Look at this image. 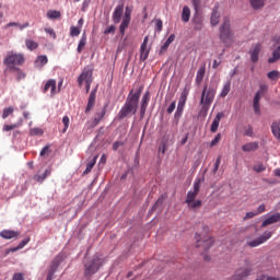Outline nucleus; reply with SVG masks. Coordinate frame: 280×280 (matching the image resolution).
Returning a JSON list of instances; mask_svg holds the SVG:
<instances>
[{
  "label": "nucleus",
  "instance_id": "nucleus-1",
  "mask_svg": "<svg viewBox=\"0 0 280 280\" xmlns=\"http://www.w3.org/2000/svg\"><path fill=\"white\" fill-rule=\"evenodd\" d=\"M143 86H140L136 92L131 91L127 97V101L118 114L120 120L125 119L129 115H135L138 110L139 100Z\"/></svg>",
  "mask_w": 280,
  "mask_h": 280
},
{
  "label": "nucleus",
  "instance_id": "nucleus-2",
  "mask_svg": "<svg viewBox=\"0 0 280 280\" xmlns=\"http://www.w3.org/2000/svg\"><path fill=\"white\" fill-rule=\"evenodd\" d=\"M217 94V86H208L207 84L203 86V91L201 93L200 105L201 110L199 113L200 116L207 117L208 112L214 101Z\"/></svg>",
  "mask_w": 280,
  "mask_h": 280
},
{
  "label": "nucleus",
  "instance_id": "nucleus-3",
  "mask_svg": "<svg viewBox=\"0 0 280 280\" xmlns=\"http://www.w3.org/2000/svg\"><path fill=\"white\" fill-rule=\"evenodd\" d=\"M205 180V178H197L194 183V190L188 191L186 203L190 210L197 211L201 208L202 201L199 199H196L201 187V183Z\"/></svg>",
  "mask_w": 280,
  "mask_h": 280
},
{
  "label": "nucleus",
  "instance_id": "nucleus-4",
  "mask_svg": "<svg viewBox=\"0 0 280 280\" xmlns=\"http://www.w3.org/2000/svg\"><path fill=\"white\" fill-rule=\"evenodd\" d=\"M210 229L208 226L202 228L201 233H196L197 247H202L203 252H208L210 247L213 245L214 240L209 234Z\"/></svg>",
  "mask_w": 280,
  "mask_h": 280
},
{
  "label": "nucleus",
  "instance_id": "nucleus-5",
  "mask_svg": "<svg viewBox=\"0 0 280 280\" xmlns=\"http://www.w3.org/2000/svg\"><path fill=\"white\" fill-rule=\"evenodd\" d=\"M25 59L22 54L9 52L7 57L3 59V63L7 66L9 71L16 69V66H22Z\"/></svg>",
  "mask_w": 280,
  "mask_h": 280
},
{
  "label": "nucleus",
  "instance_id": "nucleus-6",
  "mask_svg": "<svg viewBox=\"0 0 280 280\" xmlns=\"http://www.w3.org/2000/svg\"><path fill=\"white\" fill-rule=\"evenodd\" d=\"M103 265V260L98 256H94L92 260L84 264V276L91 278L96 273Z\"/></svg>",
  "mask_w": 280,
  "mask_h": 280
},
{
  "label": "nucleus",
  "instance_id": "nucleus-7",
  "mask_svg": "<svg viewBox=\"0 0 280 280\" xmlns=\"http://www.w3.org/2000/svg\"><path fill=\"white\" fill-rule=\"evenodd\" d=\"M220 38L226 46L233 40V33L231 32L229 18H224L223 24L220 27Z\"/></svg>",
  "mask_w": 280,
  "mask_h": 280
},
{
  "label": "nucleus",
  "instance_id": "nucleus-8",
  "mask_svg": "<svg viewBox=\"0 0 280 280\" xmlns=\"http://www.w3.org/2000/svg\"><path fill=\"white\" fill-rule=\"evenodd\" d=\"M131 13H132V7H126L125 15L122 19V22L119 26L120 35L124 36L126 30L128 28L130 21H131Z\"/></svg>",
  "mask_w": 280,
  "mask_h": 280
},
{
  "label": "nucleus",
  "instance_id": "nucleus-9",
  "mask_svg": "<svg viewBox=\"0 0 280 280\" xmlns=\"http://www.w3.org/2000/svg\"><path fill=\"white\" fill-rule=\"evenodd\" d=\"M92 73H93L92 68L90 66H86V68H84V70L81 72L78 79V83L80 88L82 86L83 83H92L93 81Z\"/></svg>",
  "mask_w": 280,
  "mask_h": 280
},
{
  "label": "nucleus",
  "instance_id": "nucleus-10",
  "mask_svg": "<svg viewBox=\"0 0 280 280\" xmlns=\"http://www.w3.org/2000/svg\"><path fill=\"white\" fill-rule=\"evenodd\" d=\"M272 235H273V232L266 231L264 233V235H261L260 237H258L254 241L247 242V245L249 247H257V246L266 243L269 238H271Z\"/></svg>",
  "mask_w": 280,
  "mask_h": 280
},
{
  "label": "nucleus",
  "instance_id": "nucleus-11",
  "mask_svg": "<svg viewBox=\"0 0 280 280\" xmlns=\"http://www.w3.org/2000/svg\"><path fill=\"white\" fill-rule=\"evenodd\" d=\"M149 37H144L141 46H140V61L144 62L150 54V48H148Z\"/></svg>",
  "mask_w": 280,
  "mask_h": 280
},
{
  "label": "nucleus",
  "instance_id": "nucleus-12",
  "mask_svg": "<svg viewBox=\"0 0 280 280\" xmlns=\"http://www.w3.org/2000/svg\"><path fill=\"white\" fill-rule=\"evenodd\" d=\"M150 100H151V93L147 91L141 100V108H140L141 118H143L145 115Z\"/></svg>",
  "mask_w": 280,
  "mask_h": 280
},
{
  "label": "nucleus",
  "instance_id": "nucleus-13",
  "mask_svg": "<svg viewBox=\"0 0 280 280\" xmlns=\"http://www.w3.org/2000/svg\"><path fill=\"white\" fill-rule=\"evenodd\" d=\"M56 81L55 80H49L46 82L45 86L42 89V92L45 94L50 90V95L54 96L55 94H57V90H56Z\"/></svg>",
  "mask_w": 280,
  "mask_h": 280
},
{
  "label": "nucleus",
  "instance_id": "nucleus-14",
  "mask_svg": "<svg viewBox=\"0 0 280 280\" xmlns=\"http://www.w3.org/2000/svg\"><path fill=\"white\" fill-rule=\"evenodd\" d=\"M252 270L248 268H240L232 280H244L250 275Z\"/></svg>",
  "mask_w": 280,
  "mask_h": 280
},
{
  "label": "nucleus",
  "instance_id": "nucleus-15",
  "mask_svg": "<svg viewBox=\"0 0 280 280\" xmlns=\"http://www.w3.org/2000/svg\"><path fill=\"white\" fill-rule=\"evenodd\" d=\"M59 264H60V258L56 257V259L52 260V262L50 265V268H49V271H48L46 280H52V277H54V275H55Z\"/></svg>",
  "mask_w": 280,
  "mask_h": 280
},
{
  "label": "nucleus",
  "instance_id": "nucleus-16",
  "mask_svg": "<svg viewBox=\"0 0 280 280\" xmlns=\"http://www.w3.org/2000/svg\"><path fill=\"white\" fill-rule=\"evenodd\" d=\"M122 13H124V4H118V7H116L113 13V21L115 24H118L120 22Z\"/></svg>",
  "mask_w": 280,
  "mask_h": 280
},
{
  "label": "nucleus",
  "instance_id": "nucleus-17",
  "mask_svg": "<svg viewBox=\"0 0 280 280\" xmlns=\"http://www.w3.org/2000/svg\"><path fill=\"white\" fill-rule=\"evenodd\" d=\"M20 235V232L12 230H3L0 232V236L4 240L16 238Z\"/></svg>",
  "mask_w": 280,
  "mask_h": 280
},
{
  "label": "nucleus",
  "instance_id": "nucleus-18",
  "mask_svg": "<svg viewBox=\"0 0 280 280\" xmlns=\"http://www.w3.org/2000/svg\"><path fill=\"white\" fill-rule=\"evenodd\" d=\"M192 24H194V30L195 31H201L203 27V22H202V18H200L199 13H195L194 18H192Z\"/></svg>",
  "mask_w": 280,
  "mask_h": 280
},
{
  "label": "nucleus",
  "instance_id": "nucleus-19",
  "mask_svg": "<svg viewBox=\"0 0 280 280\" xmlns=\"http://www.w3.org/2000/svg\"><path fill=\"white\" fill-rule=\"evenodd\" d=\"M277 222H280V213H275L271 217H269L267 220H265L261 224L262 228H266L270 224H275Z\"/></svg>",
  "mask_w": 280,
  "mask_h": 280
},
{
  "label": "nucleus",
  "instance_id": "nucleus-20",
  "mask_svg": "<svg viewBox=\"0 0 280 280\" xmlns=\"http://www.w3.org/2000/svg\"><path fill=\"white\" fill-rule=\"evenodd\" d=\"M10 27H19L20 31H23V30L30 27V22H24L23 24H19V22H9L4 26L5 30H8Z\"/></svg>",
  "mask_w": 280,
  "mask_h": 280
},
{
  "label": "nucleus",
  "instance_id": "nucleus-21",
  "mask_svg": "<svg viewBox=\"0 0 280 280\" xmlns=\"http://www.w3.org/2000/svg\"><path fill=\"white\" fill-rule=\"evenodd\" d=\"M95 98H96V91L94 90L91 94H90V97H89V102H88V106L85 108V114H89L92 108L94 107L95 105Z\"/></svg>",
  "mask_w": 280,
  "mask_h": 280
},
{
  "label": "nucleus",
  "instance_id": "nucleus-22",
  "mask_svg": "<svg viewBox=\"0 0 280 280\" xmlns=\"http://www.w3.org/2000/svg\"><path fill=\"white\" fill-rule=\"evenodd\" d=\"M224 117V114L223 113H219L217 115V117L214 118L213 122H212V126H211V132L212 133H215L218 131V128L220 126V121L221 119Z\"/></svg>",
  "mask_w": 280,
  "mask_h": 280
},
{
  "label": "nucleus",
  "instance_id": "nucleus-23",
  "mask_svg": "<svg viewBox=\"0 0 280 280\" xmlns=\"http://www.w3.org/2000/svg\"><path fill=\"white\" fill-rule=\"evenodd\" d=\"M259 149L258 142H249L242 147L244 152H255Z\"/></svg>",
  "mask_w": 280,
  "mask_h": 280
},
{
  "label": "nucleus",
  "instance_id": "nucleus-24",
  "mask_svg": "<svg viewBox=\"0 0 280 280\" xmlns=\"http://www.w3.org/2000/svg\"><path fill=\"white\" fill-rule=\"evenodd\" d=\"M205 75H206V63H203L202 66H200L198 72H197L196 83H197L198 85L201 84V82L203 81Z\"/></svg>",
  "mask_w": 280,
  "mask_h": 280
},
{
  "label": "nucleus",
  "instance_id": "nucleus-25",
  "mask_svg": "<svg viewBox=\"0 0 280 280\" xmlns=\"http://www.w3.org/2000/svg\"><path fill=\"white\" fill-rule=\"evenodd\" d=\"M260 50H261L260 44H256V46H254L253 51L250 52V57H252L253 62H257L259 60Z\"/></svg>",
  "mask_w": 280,
  "mask_h": 280
},
{
  "label": "nucleus",
  "instance_id": "nucleus-26",
  "mask_svg": "<svg viewBox=\"0 0 280 280\" xmlns=\"http://www.w3.org/2000/svg\"><path fill=\"white\" fill-rule=\"evenodd\" d=\"M105 114H106V107H104L101 112H98L95 115V118H94L91 127L92 128L96 127L100 124V121L104 118Z\"/></svg>",
  "mask_w": 280,
  "mask_h": 280
},
{
  "label": "nucleus",
  "instance_id": "nucleus-27",
  "mask_svg": "<svg viewBox=\"0 0 280 280\" xmlns=\"http://www.w3.org/2000/svg\"><path fill=\"white\" fill-rule=\"evenodd\" d=\"M48 59L46 57V55H39V57H37L36 61H35V67L37 69H42L45 65H47Z\"/></svg>",
  "mask_w": 280,
  "mask_h": 280
},
{
  "label": "nucleus",
  "instance_id": "nucleus-28",
  "mask_svg": "<svg viewBox=\"0 0 280 280\" xmlns=\"http://www.w3.org/2000/svg\"><path fill=\"white\" fill-rule=\"evenodd\" d=\"M175 40V35H170L166 42L163 44L160 50V55H163L170 47V45Z\"/></svg>",
  "mask_w": 280,
  "mask_h": 280
},
{
  "label": "nucleus",
  "instance_id": "nucleus-29",
  "mask_svg": "<svg viewBox=\"0 0 280 280\" xmlns=\"http://www.w3.org/2000/svg\"><path fill=\"white\" fill-rule=\"evenodd\" d=\"M190 14H191V11H190L189 7H184L183 13H182V21L184 23H188L190 20Z\"/></svg>",
  "mask_w": 280,
  "mask_h": 280
},
{
  "label": "nucleus",
  "instance_id": "nucleus-30",
  "mask_svg": "<svg viewBox=\"0 0 280 280\" xmlns=\"http://www.w3.org/2000/svg\"><path fill=\"white\" fill-rule=\"evenodd\" d=\"M219 20H220V13H219L218 9L215 8L212 11L211 25L217 26L219 24Z\"/></svg>",
  "mask_w": 280,
  "mask_h": 280
},
{
  "label": "nucleus",
  "instance_id": "nucleus-31",
  "mask_svg": "<svg viewBox=\"0 0 280 280\" xmlns=\"http://www.w3.org/2000/svg\"><path fill=\"white\" fill-rule=\"evenodd\" d=\"M271 129L273 136L280 141V121L273 122Z\"/></svg>",
  "mask_w": 280,
  "mask_h": 280
},
{
  "label": "nucleus",
  "instance_id": "nucleus-32",
  "mask_svg": "<svg viewBox=\"0 0 280 280\" xmlns=\"http://www.w3.org/2000/svg\"><path fill=\"white\" fill-rule=\"evenodd\" d=\"M185 103L178 102L177 110L175 113V119L178 121L179 118L183 115L184 108H185Z\"/></svg>",
  "mask_w": 280,
  "mask_h": 280
},
{
  "label": "nucleus",
  "instance_id": "nucleus-33",
  "mask_svg": "<svg viewBox=\"0 0 280 280\" xmlns=\"http://www.w3.org/2000/svg\"><path fill=\"white\" fill-rule=\"evenodd\" d=\"M25 46L30 51L38 48L37 42H33V39H25Z\"/></svg>",
  "mask_w": 280,
  "mask_h": 280
},
{
  "label": "nucleus",
  "instance_id": "nucleus-34",
  "mask_svg": "<svg viewBox=\"0 0 280 280\" xmlns=\"http://www.w3.org/2000/svg\"><path fill=\"white\" fill-rule=\"evenodd\" d=\"M230 91H231V81H228L222 89L220 97H222V98L226 97L229 95Z\"/></svg>",
  "mask_w": 280,
  "mask_h": 280
},
{
  "label": "nucleus",
  "instance_id": "nucleus-35",
  "mask_svg": "<svg viewBox=\"0 0 280 280\" xmlns=\"http://www.w3.org/2000/svg\"><path fill=\"white\" fill-rule=\"evenodd\" d=\"M9 71L15 73L18 81H21V80L25 79V77H26L25 72H22V70H20V68H13L12 70H9Z\"/></svg>",
  "mask_w": 280,
  "mask_h": 280
},
{
  "label": "nucleus",
  "instance_id": "nucleus-36",
  "mask_svg": "<svg viewBox=\"0 0 280 280\" xmlns=\"http://www.w3.org/2000/svg\"><path fill=\"white\" fill-rule=\"evenodd\" d=\"M278 60H280V46H278V48H276V50L273 51V57H270V59H268V62L275 63Z\"/></svg>",
  "mask_w": 280,
  "mask_h": 280
},
{
  "label": "nucleus",
  "instance_id": "nucleus-37",
  "mask_svg": "<svg viewBox=\"0 0 280 280\" xmlns=\"http://www.w3.org/2000/svg\"><path fill=\"white\" fill-rule=\"evenodd\" d=\"M85 45H86V35H85V33H83V35H82V37H81V39L79 42V45H78V52L79 54L82 52V50L84 49Z\"/></svg>",
  "mask_w": 280,
  "mask_h": 280
},
{
  "label": "nucleus",
  "instance_id": "nucleus-38",
  "mask_svg": "<svg viewBox=\"0 0 280 280\" xmlns=\"http://www.w3.org/2000/svg\"><path fill=\"white\" fill-rule=\"evenodd\" d=\"M249 1H250L252 7L255 10H259L265 5V0H249Z\"/></svg>",
  "mask_w": 280,
  "mask_h": 280
},
{
  "label": "nucleus",
  "instance_id": "nucleus-39",
  "mask_svg": "<svg viewBox=\"0 0 280 280\" xmlns=\"http://www.w3.org/2000/svg\"><path fill=\"white\" fill-rule=\"evenodd\" d=\"M81 33V28L79 26H70V36L78 37Z\"/></svg>",
  "mask_w": 280,
  "mask_h": 280
},
{
  "label": "nucleus",
  "instance_id": "nucleus-40",
  "mask_svg": "<svg viewBox=\"0 0 280 280\" xmlns=\"http://www.w3.org/2000/svg\"><path fill=\"white\" fill-rule=\"evenodd\" d=\"M96 160H97V156H95L90 163H88L86 170L83 173L84 175L89 174L92 171V168L96 164Z\"/></svg>",
  "mask_w": 280,
  "mask_h": 280
},
{
  "label": "nucleus",
  "instance_id": "nucleus-41",
  "mask_svg": "<svg viewBox=\"0 0 280 280\" xmlns=\"http://www.w3.org/2000/svg\"><path fill=\"white\" fill-rule=\"evenodd\" d=\"M61 16L60 11H48L47 12V18L51 20L59 19Z\"/></svg>",
  "mask_w": 280,
  "mask_h": 280
},
{
  "label": "nucleus",
  "instance_id": "nucleus-42",
  "mask_svg": "<svg viewBox=\"0 0 280 280\" xmlns=\"http://www.w3.org/2000/svg\"><path fill=\"white\" fill-rule=\"evenodd\" d=\"M268 78L272 81H277L280 78V72H278V70H271L268 72Z\"/></svg>",
  "mask_w": 280,
  "mask_h": 280
},
{
  "label": "nucleus",
  "instance_id": "nucleus-43",
  "mask_svg": "<svg viewBox=\"0 0 280 280\" xmlns=\"http://www.w3.org/2000/svg\"><path fill=\"white\" fill-rule=\"evenodd\" d=\"M188 94H189V90L186 88V89L183 91V93H182L179 103L186 104Z\"/></svg>",
  "mask_w": 280,
  "mask_h": 280
},
{
  "label": "nucleus",
  "instance_id": "nucleus-44",
  "mask_svg": "<svg viewBox=\"0 0 280 280\" xmlns=\"http://www.w3.org/2000/svg\"><path fill=\"white\" fill-rule=\"evenodd\" d=\"M44 131L40 128H33L30 130L31 136H42Z\"/></svg>",
  "mask_w": 280,
  "mask_h": 280
},
{
  "label": "nucleus",
  "instance_id": "nucleus-45",
  "mask_svg": "<svg viewBox=\"0 0 280 280\" xmlns=\"http://www.w3.org/2000/svg\"><path fill=\"white\" fill-rule=\"evenodd\" d=\"M266 170H267V167L262 163L257 164V165L254 166V171L257 172V173H261V172H264Z\"/></svg>",
  "mask_w": 280,
  "mask_h": 280
},
{
  "label": "nucleus",
  "instance_id": "nucleus-46",
  "mask_svg": "<svg viewBox=\"0 0 280 280\" xmlns=\"http://www.w3.org/2000/svg\"><path fill=\"white\" fill-rule=\"evenodd\" d=\"M14 112V109L12 107H9V108H5L3 110V114H2V118L5 119L8 118L10 115H12Z\"/></svg>",
  "mask_w": 280,
  "mask_h": 280
},
{
  "label": "nucleus",
  "instance_id": "nucleus-47",
  "mask_svg": "<svg viewBox=\"0 0 280 280\" xmlns=\"http://www.w3.org/2000/svg\"><path fill=\"white\" fill-rule=\"evenodd\" d=\"M244 136L254 137V130L250 126L244 128Z\"/></svg>",
  "mask_w": 280,
  "mask_h": 280
},
{
  "label": "nucleus",
  "instance_id": "nucleus-48",
  "mask_svg": "<svg viewBox=\"0 0 280 280\" xmlns=\"http://www.w3.org/2000/svg\"><path fill=\"white\" fill-rule=\"evenodd\" d=\"M220 164H221V156H219V158L217 159V162H215V164H214V168H213V171H212V173H213L214 175L218 173L219 167H220Z\"/></svg>",
  "mask_w": 280,
  "mask_h": 280
},
{
  "label": "nucleus",
  "instance_id": "nucleus-49",
  "mask_svg": "<svg viewBox=\"0 0 280 280\" xmlns=\"http://www.w3.org/2000/svg\"><path fill=\"white\" fill-rule=\"evenodd\" d=\"M221 135L219 133L211 142L210 147L213 148L215 147L220 141H221Z\"/></svg>",
  "mask_w": 280,
  "mask_h": 280
},
{
  "label": "nucleus",
  "instance_id": "nucleus-50",
  "mask_svg": "<svg viewBox=\"0 0 280 280\" xmlns=\"http://www.w3.org/2000/svg\"><path fill=\"white\" fill-rule=\"evenodd\" d=\"M163 201H164V198H163V197H160V198L158 199V201L155 202V205L153 206V208H152L151 211H155L159 206H162V205H163Z\"/></svg>",
  "mask_w": 280,
  "mask_h": 280
},
{
  "label": "nucleus",
  "instance_id": "nucleus-51",
  "mask_svg": "<svg viewBox=\"0 0 280 280\" xmlns=\"http://www.w3.org/2000/svg\"><path fill=\"white\" fill-rule=\"evenodd\" d=\"M115 30H116V26H108L105 31H104V34L105 35H108V34H115Z\"/></svg>",
  "mask_w": 280,
  "mask_h": 280
},
{
  "label": "nucleus",
  "instance_id": "nucleus-52",
  "mask_svg": "<svg viewBox=\"0 0 280 280\" xmlns=\"http://www.w3.org/2000/svg\"><path fill=\"white\" fill-rule=\"evenodd\" d=\"M62 122H63V125H65L63 132H66L67 129H68V127H69V122H70L69 117H68V116H65V117L62 118Z\"/></svg>",
  "mask_w": 280,
  "mask_h": 280
},
{
  "label": "nucleus",
  "instance_id": "nucleus-53",
  "mask_svg": "<svg viewBox=\"0 0 280 280\" xmlns=\"http://www.w3.org/2000/svg\"><path fill=\"white\" fill-rule=\"evenodd\" d=\"M200 3H201L200 0H192V5L195 8L196 13L199 12Z\"/></svg>",
  "mask_w": 280,
  "mask_h": 280
},
{
  "label": "nucleus",
  "instance_id": "nucleus-54",
  "mask_svg": "<svg viewBox=\"0 0 280 280\" xmlns=\"http://www.w3.org/2000/svg\"><path fill=\"white\" fill-rule=\"evenodd\" d=\"M155 28H156L158 32H162V30H163L162 20H156Z\"/></svg>",
  "mask_w": 280,
  "mask_h": 280
},
{
  "label": "nucleus",
  "instance_id": "nucleus-55",
  "mask_svg": "<svg viewBox=\"0 0 280 280\" xmlns=\"http://www.w3.org/2000/svg\"><path fill=\"white\" fill-rule=\"evenodd\" d=\"M258 215V213H256V211L253 212H247L244 220H248V219H253L254 217Z\"/></svg>",
  "mask_w": 280,
  "mask_h": 280
},
{
  "label": "nucleus",
  "instance_id": "nucleus-56",
  "mask_svg": "<svg viewBox=\"0 0 280 280\" xmlns=\"http://www.w3.org/2000/svg\"><path fill=\"white\" fill-rule=\"evenodd\" d=\"M45 32L50 35L54 39H56V33L54 28H45Z\"/></svg>",
  "mask_w": 280,
  "mask_h": 280
},
{
  "label": "nucleus",
  "instance_id": "nucleus-57",
  "mask_svg": "<svg viewBox=\"0 0 280 280\" xmlns=\"http://www.w3.org/2000/svg\"><path fill=\"white\" fill-rule=\"evenodd\" d=\"M176 108V102H173L167 108V113L171 115Z\"/></svg>",
  "mask_w": 280,
  "mask_h": 280
},
{
  "label": "nucleus",
  "instance_id": "nucleus-58",
  "mask_svg": "<svg viewBox=\"0 0 280 280\" xmlns=\"http://www.w3.org/2000/svg\"><path fill=\"white\" fill-rule=\"evenodd\" d=\"M45 176L44 175H35L34 176V180L38 182V183H43L45 180Z\"/></svg>",
  "mask_w": 280,
  "mask_h": 280
},
{
  "label": "nucleus",
  "instance_id": "nucleus-59",
  "mask_svg": "<svg viewBox=\"0 0 280 280\" xmlns=\"http://www.w3.org/2000/svg\"><path fill=\"white\" fill-rule=\"evenodd\" d=\"M261 95L262 94H260V92H257V94L255 95V98H254V104H259L260 103Z\"/></svg>",
  "mask_w": 280,
  "mask_h": 280
},
{
  "label": "nucleus",
  "instance_id": "nucleus-60",
  "mask_svg": "<svg viewBox=\"0 0 280 280\" xmlns=\"http://www.w3.org/2000/svg\"><path fill=\"white\" fill-rule=\"evenodd\" d=\"M18 126L16 125H5L4 127H3V131H11V130H13V129H15Z\"/></svg>",
  "mask_w": 280,
  "mask_h": 280
},
{
  "label": "nucleus",
  "instance_id": "nucleus-61",
  "mask_svg": "<svg viewBox=\"0 0 280 280\" xmlns=\"http://www.w3.org/2000/svg\"><path fill=\"white\" fill-rule=\"evenodd\" d=\"M12 280H24V276L22 273H14Z\"/></svg>",
  "mask_w": 280,
  "mask_h": 280
},
{
  "label": "nucleus",
  "instance_id": "nucleus-62",
  "mask_svg": "<svg viewBox=\"0 0 280 280\" xmlns=\"http://www.w3.org/2000/svg\"><path fill=\"white\" fill-rule=\"evenodd\" d=\"M267 91H268V85L261 84L260 90L258 92H260V94L264 95Z\"/></svg>",
  "mask_w": 280,
  "mask_h": 280
},
{
  "label": "nucleus",
  "instance_id": "nucleus-63",
  "mask_svg": "<svg viewBox=\"0 0 280 280\" xmlns=\"http://www.w3.org/2000/svg\"><path fill=\"white\" fill-rule=\"evenodd\" d=\"M122 145H124L122 142L117 141V142H115V143L113 144V150H114V151H117L118 148H119V147H122Z\"/></svg>",
  "mask_w": 280,
  "mask_h": 280
},
{
  "label": "nucleus",
  "instance_id": "nucleus-64",
  "mask_svg": "<svg viewBox=\"0 0 280 280\" xmlns=\"http://www.w3.org/2000/svg\"><path fill=\"white\" fill-rule=\"evenodd\" d=\"M30 242V238L27 237V238H25V240H23L18 246H19V248H23L27 243Z\"/></svg>",
  "mask_w": 280,
  "mask_h": 280
}]
</instances>
